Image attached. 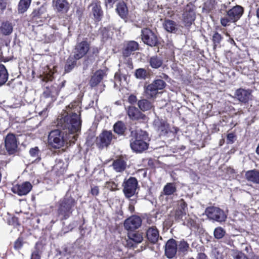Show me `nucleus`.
<instances>
[{
	"label": "nucleus",
	"instance_id": "nucleus-15",
	"mask_svg": "<svg viewBox=\"0 0 259 259\" xmlns=\"http://www.w3.org/2000/svg\"><path fill=\"white\" fill-rule=\"evenodd\" d=\"M89 7L91 8V13L94 17L95 22L101 21L104 16V12L101 7L100 0H92Z\"/></svg>",
	"mask_w": 259,
	"mask_h": 259
},
{
	"label": "nucleus",
	"instance_id": "nucleus-57",
	"mask_svg": "<svg viewBox=\"0 0 259 259\" xmlns=\"http://www.w3.org/2000/svg\"><path fill=\"white\" fill-rule=\"evenodd\" d=\"M223 242L230 246H233L234 241L229 236H225Z\"/></svg>",
	"mask_w": 259,
	"mask_h": 259
},
{
	"label": "nucleus",
	"instance_id": "nucleus-8",
	"mask_svg": "<svg viewBox=\"0 0 259 259\" xmlns=\"http://www.w3.org/2000/svg\"><path fill=\"white\" fill-rule=\"evenodd\" d=\"M122 186V192L126 198L130 199L134 196L138 187V181L135 177H130L129 178H125Z\"/></svg>",
	"mask_w": 259,
	"mask_h": 259
},
{
	"label": "nucleus",
	"instance_id": "nucleus-34",
	"mask_svg": "<svg viewBox=\"0 0 259 259\" xmlns=\"http://www.w3.org/2000/svg\"><path fill=\"white\" fill-rule=\"evenodd\" d=\"M150 66L154 69L160 68L163 64L162 59L157 55L151 57L148 61Z\"/></svg>",
	"mask_w": 259,
	"mask_h": 259
},
{
	"label": "nucleus",
	"instance_id": "nucleus-17",
	"mask_svg": "<svg viewBox=\"0 0 259 259\" xmlns=\"http://www.w3.org/2000/svg\"><path fill=\"white\" fill-rule=\"evenodd\" d=\"M100 50V48L94 46L91 47L83 61V64L87 67L99 60Z\"/></svg>",
	"mask_w": 259,
	"mask_h": 259
},
{
	"label": "nucleus",
	"instance_id": "nucleus-21",
	"mask_svg": "<svg viewBox=\"0 0 259 259\" xmlns=\"http://www.w3.org/2000/svg\"><path fill=\"white\" fill-rule=\"evenodd\" d=\"M127 158L122 155L115 159L112 164L113 169L117 172H122L126 168Z\"/></svg>",
	"mask_w": 259,
	"mask_h": 259
},
{
	"label": "nucleus",
	"instance_id": "nucleus-22",
	"mask_svg": "<svg viewBox=\"0 0 259 259\" xmlns=\"http://www.w3.org/2000/svg\"><path fill=\"white\" fill-rule=\"evenodd\" d=\"M107 76L106 71L102 69H98L91 76L89 84L92 88L97 87L103 78Z\"/></svg>",
	"mask_w": 259,
	"mask_h": 259
},
{
	"label": "nucleus",
	"instance_id": "nucleus-18",
	"mask_svg": "<svg viewBox=\"0 0 259 259\" xmlns=\"http://www.w3.org/2000/svg\"><path fill=\"white\" fill-rule=\"evenodd\" d=\"M32 184L28 181L17 184L12 188V191L19 196H22L28 194L32 189Z\"/></svg>",
	"mask_w": 259,
	"mask_h": 259
},
{
	"label": "nucleus",
	"instance_id": "nucleus-32",
	"mask_svg": "<svg viewBox=\"0 0 259 259\" xmlns=\"http://www.w3.org/2000/svg\"><path fill=\"white\" fill-rule=\"evenodd\" d=\"M145 96L147 99L155 98L158 94V91L151 83L144 87Z\"/></svg>",
	"mask_w": 259,
	"mask_h": 259
},
{
	"label": "nucleus",
	"instance_id": "nucleus-28",
	"mask_svg": "<svg viewBox=\"0 0 259 259\" xmlns=\"http://www.w3.org/2000/svg\"><path fill=\"white\" fill-rule=\"evenodd\" d=\"M146 237L150 243L152 244L156 243L159 237L158 230L155 226L149 227L146 232Z\"/></svg>",
	"mask_w": 259,
	"mask_h": 259
},
{
	"label": "nucleus",
	"instance_id": "nucleus-63",
	"mask_svg": "<svg viewBox=\"0 0 259 259\" xmlns=\"http://www.w3.org/2000/svg\"><path fill=\"white\" fill-rule=\"evenodd\" d=\"M137 101L136 96L132 94L128 98V102L131 104H135Z\"/></svg>",
	"mask_w": 259,
	"mask_h": 259
},
{
	"label": "nucleus",
	"instance_id": "nucleus-4",
	"mask_svg": "<svg viewBox=\"0 0 259 259\" xmlns=\"http://www.w3.org/2000/svg\"><path fill=\"white\" fill-rule=\"evenodd\" d=\"M77 203V200L72 197L69 192H67L65 196L59 200L57 214L58 217H61V220H66L72 215Z\"/></svg>",
	"mask_w": 259,
	"mask_h": 259
},
{
	"label": "nucleus",
	"instance_id": "nucleus-31",
	"mask_svg": "<svg viewBox=\"0 0 259 259\" xmlns=\"http://www.w3.org/2000/svg\"><path fill=\"white\" fill-rule=\"evenodd\" d=\"M76 59L74 56H69L67 58L64 66V73L70 72L77 66Z\"/></svg>",
	"mask_w": 259,
	"mask_h": 259
},
{
	"label": "nucleus",
	"instance_id": "nucleus-9",
	"mask_svg": "<svg viewBox=\"0 0 259 259\" xmlns=\"http://www.w3.org/2000/svg\"><path fill=\"white\" fill-rule=\"evenodd\" d=\"M195 6L190 2L187 4L184 8L183 13V22L186 27H190L194 23L196 14L195 12Z\"/></svg>",
	"mask_w": 259,
	"mask_h": 259
},
{
	"label": "nucleus",
	"instance_id": "nucleus-46",
	"mask_svg": "<svg viewBox=\"0 0 259 259\" xmlns=\"http://www.w3.org/2000/svg\"><path fill=\"white\" fill-rule=\"evenodd\" d=\"M226 233V231L222 227H218L213 231V235L215 239H220L225 237Z\"/></svg>",
	"mask_w": 259,
	"mask_h": 259
},
{
	"label": "nucleus",
	"instance_id": "nucleus-42",
	"mask_svg": "<svg viewBox=\"0 0 259 259\" xmlns=\"http://www.w3.org/2000/svg\"><path fill=\"white\" fill-rule=\"evenodd\" d=\"M8 72L4 65L0 64V86L4 84L8 80Z\"/></svg>",
	"mask_w": 259,
	"mask_h": 259
},
{
	"label": "nucleus",
	"instance_id": "nucleus-59",
	"mask_svg": "<svg viewBox=\"0 0 259 259\" xmlns=\"http://www.w3.org/2000/svg\"><path fill=\"white\" fill-rule=\"evenodd\" d=\"M131 201L129 205H128V210L131 212L133 213L135 211V206L134 205L137 202L136 199H129Z\"/></svg>",
	"mask_w": 259,
	"mask_h": 259
},
{
	"label": "nucleus",
	"instance_id": "nucleus-49",
	"mask_svg": "<svg viewBox=\"0 0 259 259\" xmlns=\"http://www.w3.org/2000/svg\"><path fill=\"white\" fill-rule=\"evenodd\" d=\"M24 244V239L21 236L19 237L14 243V248L16 250L21 249Z\"/></svg>",
	"mask_w": 259,
	"mask_h": 259
},
{
	"label": "nucleus",
	"instance_id": "nucleus-25",
	"mask_svg": "<svg viewBox=\"0 0 259 259\" xmlns=\"http://www.w3.org/2000/svg\"><path fill=\"white\" fill-rule=\"evenodd\" d=\"M115 11L121 19L126 21L128 18V10L125 3L123 1L118 2L116 5Z\"/></svg>",
	"mask_w": 259,
	"mask_h": 259
},
{
	"label": "nucleus",
	"instance_id": "nucleus-6",
	"mask_svg": "<svg viewBox=\"0 0 259 259\" xmlns=\"http://www.w3.org/2000/svg\"><path fill=\"white\" fill-rule=\"evenodd\" d=\"M30 21L32 24L36 26H42L50 19L48 5L44 3L40 7L34 9L30 15Z\"/></svg>",
	"mask_w": 259,
	"mask_h": 259
},
{
	"label": "nucleus",
	"instance_id": "nucleus-23",
	"mask_svg": "<svg viewBox=\"0 0 259 259\" xmlns=\"http://www.w3.org/2000/svg\"><path fill=\"white\" fill-rule=\"evenodd\" d=\"M54 9L58 13L65 14L69 10L70 6L67 0H53Z\"/></svg>",
	"mask_w": 259,
	"mask_h": 259
},
{
	"label": "nucleus",
	"instance_id": "nucleus-1",
	"mask_svg": "<svg viewBox=\"0 0 259 259\" xmlns=\"http://www.w3.org/2000/svg\"><path fill=\"white\" fill-rule=\"evenodd\" d=\"M79 102L70 103L68 107L71 109L69 113L61 114L57 118V125L63 130H67L69 133L75 134L80 131L82 120L81 119V107Z\"/></svg>",
	"mask_w": 259,
	"mask_h": 259
},
{
	"label": "nucleus",
	"instance_id": "nucleus-53",
	"mask_svg": "<svg viewBox=\"0 0 259 259\" xmlns=\"http://www.w3.org/2000/svg\"><path fill=\"white\" fill-rule=\"evenodd\" d=\"M106 187L111 191L117 190L118 185L114 182L109 181L106 183Z\"/></svg>",
	"mask_w": 259,
	"mask_h": 259
},
{
	"label": "nucleus",
	"instance_id": "nucleus-36",
	"mask_svg": "<svg viewBox=\"0 0 259 259\" xmlns=\"http://www.w3.org/2000/svg\"><path fill=\"white\" fill-rule=\"evenodd\" d=\"M137 104L140 110L143 112L151 110L153 107L151 102L145 99L139 100Z\"/></svg>",
	"mask_w": 259,
	"mask_h": 259
},
{
	"label": "nucleus",
	"instance_id": "nucleus-51",
	"mask_svg": "<svg viewBox=\"0 0 259 259\" xmlns=\"http://www.w3.org/2000/svg\"><path fill=\"white\" fill-rule=\"evenodd\" d=\"M56 36L54 33L49 34H45L44 36V42L45 43H52L55 41Z\"/></svg>",
	"mask_w": 259,
	"mask_h": 259
},
{
	"label": "nucleus",
	"instance_id": "nucleus-45",
	"mask_svg": "<svg viewBox=\"0 0 259 259\" xmlns=\"http://www.w3.org/2000/svg\"><path fill=\"white\" fill-rule=\"evenodd\" d=\"M29 154L32 157L35 158V161L39 162L41 160L40 151L38 147L31 148L29 150Z\"/></svg>",
	"mask_w": 259,
	"mask_h": 259
},
{
	"label": "nucleus",
	"instance_id": "nucleus-52",
	"mask_svg": "<svg viewBox=\"0 0 259 259\" xmlns=\"http://www.w3.org/2000/svg\"><path fill=\"white\" fill-rule=\"evenodd\" d=\"M8 223L9 225L14 227H17L20 225L18 218L15 216H13L9 219L8 220Z\"/></svg>",
	"mask_w": 259,
	"mask_h": 259
},
{
	"label": "nucleus",
	"instance_id": "nucleus-60",
	"mask_svg": "<svg viewBox=\"0 0 259 259\" xmlns=\"http://www.w3.org/2000/svg\"><path fill=\"white\" fill-rule=\"evenodd\" d=\"M109 29L107 27H103L100 29V33L102 35L103 37H106L108 36V33Z\"/></svg>",
	"mask_w": 259,
	"mask_h": 259
},
{
	"label": "nucleus",
	"instance_id": "nucleus-62",
	"mask_svg": "<svg viewBox=\"0 0 259 259\" xmlns=\"http://www.w3.org/2000/svg\"><path fill=\"white\" fill-rule=\"evenodd\" d=\"M234 259H248L245 253L242 252H239L235 256Z\"/></svg>",
	"mask_w": 259,
	"mask_h": 259
},
{
	"label": "nucleus",
	"instance_id": "nucleus-14",
	"mask_svg": "<svg viewBox=\"0 0 259 259\" xmlns=\"http://www.w3.org/2000/svg\"><path fill=\"white\" fill-rule=\"evenodd\" d=\"M5 145L9 155L15 154L17 151L18 142L15 135L9 133L5 139Z\"/></svg>",
	"mask_w": 259,
	"mask_h": 259
},
{
	"label": "nucleus",
	"instance_id": "nucleus-12",
	"mask_svg": "<svg viewBox=\"0 0 259 259\" xmlns=\"http://www.w3.org/2000/svg\"><path fill=\"white\" fill-rule=\"evenodd\" d=\"M205 213L209 219L218 222H225L227 218L224 210L215 206L207 207Z\"/></svg>",
	"mask_w": 259,
	"mask_h": 259
},
{
	"label": "nucleus",
	"instance_id": "nucleus-24",
	"mask_svg": "<svg viewBox=\"0 0 259 259\" xmlns=\"http://www.w3.org/2000/svg\"><path fill=\"white\" fill-rule=\"evenodd\" d=\"M154 123L160 136H166L169 133V124L162 119L154 120Z\"/></svg>",
	"mask_w": 259,
	"mask_h": 259
},
{
	"label": "nucleus",
	"instance_id": "nucleus-47",
	"mask_svg": "<svg viewBox=\"0 0 259 259\" xmlns=\"http://www.w3.org/2000/svg\"><path fill=\"white\" fill-rule=\"evenodd\" d=\"M223 39V37L218 31L214 32L211 39L213 47L215 48L218 45H220Z\"/></svg>",
	"mask_w": 259,
	"mask_h": 259
},
{
	"label": "nucleus",
	"instance_id": "nucleus-7",
	"mask_svg": "<svg viewBox=\"0 0 259 259\" xmlns=\"http://www.w3.org/2000/svg\"><path fill=\"white\" fill-rule=\"evenodd\" d=\"M141 37L144 44L151 47H158L160 44L157 34L149 28H144L141 30Z\"/></svg>",
	"mask_w": 259,
	"mask_h": 259
},
{
	"label": "nucleus",
	"instance_id": "nucleus-35",
	"mask_svg": "<svg viewBox=\"0 0 259 259\" xmlns=\"http://www.w3.org/2000/svg\"><path fill=\"white\" fill-rule=\"evenodd\" d=\"M163 26L165 30L168 32H174L177 30V24L173 20L165 19L163 23Z\"/></svg>",
	"mask_w": 259,
	"mask_h": 259
},
{
	"label": "nucleus",
	"instance_id": "nucleus-44",
	"mask_svg": "<svg viewBox=\"0 0 259 259\" xmlns=\"http://www.w3.org/2000/svg\"><path fill=\"white\" fill-rule=\"evenodd\" d=\"M190 248L189 243L184 239L181 240L178 243V250L184 254L187 253Z\"/></svg>",
	"mask_w": 259,
	"mask_h": 259
},
{
	"label": "nucleus",
	"instance_id": "nucleus-61",
	"mask_svg": "<svg viewBox=\"0 0 259 259\" xmlns=\"http://www.w3.org/2000/svg\"><path fill=\"white\" fill-rule=\"evenodd\" d=\"M124 64L126 67L130 70H132L134 68L133 63L132 60V59L128 58L125 62H124Z\"/></svg>",
	"mask_w": 259,
	"mask_h": 259
},
{
	"label": "nucleus",
	"instance_id": "nucleus-54",
	"mask_svg": "<svg viewBox=\"0 0 259 259\" xmlns=\"http://www.w3.org/2000/svg\"><path fill=\"white\" fill-rule=\"evenodd\" d=\"M53 89V88H49V87H47L46 90L43 93L44 97L46 98H48L53 96L54 91H52Z\"/></svg>",
	"mask_w": 259,
	"mask_h": 259
},
{
	"label": "nucleus",
	"instance_id": "nucleus-55",
	"mask_svg": "<svg viewBox=\"0 0 259 259\" xmlns=\"http://www.w3.org/2000/svg\"><path fill=\"white\" fill-rule=\"evenodd\" d=\"M187 226L190 228H197V224L195 220L189 218L187 220Z\"/></svg>",
	"mask_w": 259,
	"mask_h": 259
},
{
	"label": "nucleus",
	"instance_id": "nucleus-10",
	"mask_svg": "<svg viewBox=\"0 0 259 259\" xmlns=\"http://www.w3.org/2000/svg\"><path fill=\"white\" fill-rule=\"evenodd\" d=\"M113 139L116 137L111 131L104 130L97 138L96 144L99 149L107 148L111 143Z\"/></svg>",
	"mask_w": 259,
	"mask_h": 259
},
{
	"label": "nucleus",
	"instance_id": "nucleus-40",
	"mask_svg": "<svg viewBox=\"0 0 259 259\" xmlns=\"http://www.w3.org/2000/svg\"><path fill=\"white\" fill-rule=\"evenodd\" d=\"M177 191L176 184L174 183H168L163 188V192L165 195L169 196L173 195Z\"/></svg>",
	"mask_w": 259,
	"mask_h": 259
},
{
	"label": "nucleus",
	"instance_id": "nucleus-5",
	"mask_svg": "<svg viewBox=\"0 0 259 259\" xmlns=\"http://www.w3.org/2000/svg\"><path fill=\"white\" fill-rule=\"evenodd\" d=\"M61 129V128H60ZM64 132H62L60 130H55L52 131L48 136V142L50 146L55 149H60L63 147L65 143H67L68 139L71 137L70 135H72L73 141H76L77 136L74 134L69 133L68 131L64 130Z\"/></svg>",
	"mask_w": 259,
	"mask_h": 259
},
{
	"label": "nucleus",
	"instance_id": "nucleus-41",
	"mask_svg": "<svg viewBox=\"0 0 259 259\" xmlns=\"http://www.w3.org/2000/svg\"><path fill=\"white\" fill-rule=\"evenodd\" d=\"M10 0H0V14L3 15L5 12H12V8L10 7Z\"/></svg>",
	"mask_w": 259,
	"mask_h": 259
},
{
	"label": "nucleus",
	"instance_id": "nucleus-27",
	"mask_svg": "<svg viewBox=\"0 0 259 259\" xmlns=\"http://www.w3.org/2000/svg\"><path fill=\"white\" fill-rule=\"evenodd\" d=\"M187 204L183 199L179 201L178 209L176 210L175 219L177 220H182L184 216L186 215L187 211Z\"/></svg>",
	"mask_w": 259,
	"mask_h": 259
},
{
	"label": "nucleus",
	"instance_id": "nucleus-39",
	"mask_svg": "<svg viewBox=\"0 0 259 259\" xmlns=\"http://www.w3.org/2000/svg\"><path fill=\"white\" fill-rule=\"evenodd\" d=\"M31 0H20L18 5V12L19 14H23L29 8Z\"/></svg>",
	"mask_w": 259,
	"mask_h": 259
},
{
	"label": "nucleus",
	"instance_id": "nucleus-26",
	"mask_svg": "<svg viewBox=\"0 0 259 259\" xmlns=\"http://www.w3.org/2000/svg\"><path fill=\"white\" fill-rule=\"evenodd\" d=\"M236 98L241 103H247L250 99L251 92L243 89H237L235 93Z\"/></svg>",
	"mask_w": 259,
	"mask_h": 259
},
{
	"label": "nucleus",
	"instance_id": "nucleus-64",
	"mask_svg": "<svg viewBox=\"0 0 259 259\" xmlns=\"http://www.w3.org/2000/svg\"><path fill=\"white\" fill-rule=\"evenodd\" d=\"M118 0H104L105 4L106 7L109 6L110 8H113L114 4Z\"/></svg>",
	"mask_w": 259,
	"mask_h": 259
},
{
	"label": "nucleus",
	"instance_id": "nucleus-29",
	"mask_svg": "<svg viewBox=\"0 0 259 259\" xmlns=\"http://www.w3.org/2000/svg\"><path fill=\"white\" fill-rule=\"evenodd\" d=\"M13 31V25L9 21H4L0 26V34L3 36L10 35Z\"/></svg>",
	"mask_w": 259,
	"mask_h": 259
},
{
	"label": "nucleus",
	"instance_id": "nucleus-37",
	"mask_svg": "<svg viewBox=\"0 0 259 259\" xmlns=\"http://www.w3.org/2000/svg\"><path fill=\"white\" fill-rule=\"evenodd\" d=\"M134 75L137 79L145 80L150 76V73L145 68H140L135 70Z\"/></svg>",
	"mask_w": 259,
	"mask_h": 259
},
{
	"label": "nucleus",
	"instance_id": "nucleus-30",
	"mask_svg": "<svg viewBox=\"0 0 259 259\" xmlns=\"http://www.w3.org/2000/svg\"><path fill=\"white\" fill-rule=\"evenodd\" d=\"M245 178L249 182L259 184V170L256 169L247 170L245 172Z\"/></svg>",
	"mask_w": 259,
	"mask_h": 259
},
{
	"label": "nucleus",
	"instance_id": "nucleus-20",
	"mask_svg": "<svg viewBox=\"0 0 259 259\" xmlns=\"http://www.w3.org/2000/svg\"><path fill=\"white\" fill-rule=\"evenodd\" d=\"M178 251V243L177 241L171 238L168 240L165 245L164 254L169 259L174 257Z\"/></svg>",
	"mask_w": 259,
	"mask_h": 259
},
{
	"label": "nucleus",
	"instance_id": "nucleus-2",
	"mask_svg": "<svg viewBox=\"0 0 259 259\" xmlns=\"http://www.w3.org/2000/svg\"><path fill=\"white\" fill-rule=\"evenodd\" d=\"M130 147L133 151L142 153L148 149L150 138L147 132L141 129L131 132Z\"/></svg>",
	"mask_w": 259,
	"mask_h": 259
},
{
	"label": "nucleus",
	"instance_id": "nucleus-48",
	"mask_svg": "<svg viewBox=\"0 0 259 259\" xmlns=\"http://www.w3.org/2000/svg\"><path fill=\"white\" fill-rule=\"evenodd\" d=\"M152 83L158 91L164 89L166 85V82L160 79H155Z\"/></svg>",
	"mask_w": 259,
	"mask_h": 259
},
{
	"label": "nucleus",
	"instance_id": "nucleus-33",
	"mask_svg": "<svg viewBox=\"0 0 259 259\" xmlns=\"http://www.w3.org/2000/svg\"><path fill=\"white\" fill-rule=\"evenodd\" d=\"M113 131L118 136H125L126 126L125 123L120 120L115 122L113 125Z\"/></svg>",
	"mask_w": 259,
	"mask_h": 259
},
{
	"label": "nucleus",
	"instance_id": "nucleus-50",
	"mask_svg": "<svg viewBox=\"0 0 259 259\" xmlns=\"http://www.w3.org/2000/svg\"><path fill=\"white\" fill-rule=\"evenodd\" d=\"M214 1L212 2L211 1H208L204 3L203 6V9L207 12H210L215 9L214 7Z\"/></svg>",
	"mask_w": 259,
	"mask_h": 259
},
{
	"label": "nucleus",
	"instance_id": "nucleus-19",
	"mask_svg": "<svg viewBox=\"0 0 259 259\" xmlns=\"http://www.w3.org/2000/svg\"><path fill=\"white\" fill-rule=\"evenodd\" d=\"M142 225L141 218L136 215H132L126 219L124 222L125 229L131 231L138 229Z\"/></svg>",
	"mask_w": 259,
	"mask_h": 259
},
{
	"label": "nucleus",
	"instance_id": "nucleus-43",
	"mask_svg": "<svg viewBox=\"0 0 259 259\" xmlns=\"http://www.w3.org/2000/svg\"><path fill=\"white\" fill-rule=\"evenodd\" d=\"M41 243L36 242L34 247V250L31 254V259H41L42 250L40 248Z\"/></svg>",
	"mask_w": 259,
	"mask_h": 259
},
{
	"label": "nucleus",
	"instance_id": "nucleus-13",
	"mask_svg": "<svg viewBox=\"0 0 259 259\" xmlns=\"http://www.w3.org/2000/svg\"><path fill=\"white\" fill-rule=\"evenodd\" d=\"M126 112L130 119L133 121L144 122L148 119V117L145 114L135 106H128Z\"/></svg>",
	"mask_w": 259,
	"mask_h": 259
},
{
	"label": "nucleus",
	"instance_id": "nucleus-16",
	"mask_svg": "<svg viewBox=\"0 0 259 259\" xmlns=\"http://www.w3.org/2000/svg\"><path fill=\"white\" fill-rule=\"evenodd\" d=\"M139 50V44L135 40H130L123 44L121 53L123 58H127L135 54L136 51Z\"/></svg>",
	"mask_w": 259,
	"mask_h": 259
},
{
	"label": "nucleus",
	"instance_id": "nucleus-38",
	"mask_svg": "<svg viewBox=\"0 0 259 259\" xmlns=\"http://www.w3.org/2000/svg\"><path fill=\"white\" fill-rule=\"evenodd\" d=\"M127 236L130 240H133L134 242L137 243H141L143 240L142 233L138 231H129L127 234Z\"/></svg>",
	"mask_w": 259,
	"mask_h": 259
},
{
	"label": "nucleus",
	"instance_id": "nucleus-11",
	"mask_svg": "<svg viewBox=\"0 0 259 259\" xmlns=\"http://www.w3.org/2000/svg\"><path fill=\"white\" fill-rule=\"evenodd\" d=\"M90 46V42L88 41L87 38L80 42H77L73 49V56L79 60L82 59L89 52L91 48Z\"/></svg>",
	"mask_w": 259,
	"mask_h": 259
},
{
	"label": "nucleus",
	"instance_id": "nucleus-3",
	"mask_svg": "<svg viewBox=\"0 0 259 259\" xmlns=\"http://www.w3.org/2000/svg\"><path fill=\"white\" fill-rule=\"evenodd\" d=\"M223 7L225 9H222L220 11V13L223 16L220 19V23L224 27L230 25V23L237 22L244 12V8L238 5L228 9L224 5Z\"/></svg>",
	"mask_w": 259,
	"mask_h": 259
},
{
	"label": "nucleus",
	"instance_id": "nucleus-56",
	"mask_svg": "<svg viewBox=\"0 0 259 259\" xmlns=\"http://www.w3.org/2000/svg\"><path fill=\"white\" fill-rule=\"evenodd\" d=\"M100 190L97 186H91L90 193L93 196L96 197L99 194Z\"/></svg>",
	"mask_w": 259,
	"mask_h": 259
},
{
	"label": "nucleus",
	"instance_id": "nucleus-58",
	"mask_svg": "<svg viewBox=\"0 0 259 259\" xmlns=\"http://www.w3.org/2000/svg\"><path fill=\"white\" fill-rule=\"evenodd\" d=\"M236 137V136L235 134L233 133L228 134L227 135V140L228 141V143H233L234 142Z\"/></svg>",
	"mask_w": 259,
	"mask_h": 259
}]
</instances>
